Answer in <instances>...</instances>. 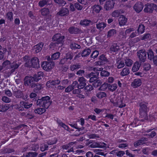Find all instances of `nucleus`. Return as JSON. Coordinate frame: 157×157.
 I'll list each match as a JSON object with an SVG mask.
<instances>
[{
	"label": "nucleus",
	"mask_w": 157,
	"mask_h": 157,
	"mask_svg": "<svg viewBox=\"0 0 157 157\" xmlns=\"http://www.w3.org/2000/svg\"><path fill=\"white\" fill-rule=\"evenodd\" d=\"M43 76L44 73L42 72H38L33 76H26L24 79V85L30 88H34L33 92L38 93L41 89L42 87V85L37 82L41 79Z\"/></svg>",
	"instance_id": "1"
},
{
	"label": "nucleus",
	"mask_w": 157,
	"mask_h": 157,
	"mask_svg": "<svg viewBox=\"0 0 157 157\" xmlns=\"http://www.w3.org/2000/svg\"><path fill=\"white\" fill-rule=\"evenodd\" d=\"M50 98L48 96H46L42 97L41 99H38L37 100L36 105L40 107H42L48 109L51 105L52 101H50Z\"/></svg>",
	"instance_id": "2"
},
{
	"label": "nucleus",
	"mask_w": 157,
	"mask_h": 157,
	"mask_svg": "<svg viewBox=\"0 0 157 157\" xmlns=\"http://www.w3.org/2000/svg\"><path fill=\"white\" fill-rule=\"evenodd\" d=\"M65 36L60 33H56L54 35L52 39L53 42L51 43L52 46H56L59 44H62L64 42Z\"/></svg>",
	"instance_id": "3"
},
{
	"label": "nucleus",
	"mask_w": 157,
	"mask_h": 157,
	"mask_svg": "<svg viewBox=\"0 0 157 157\" xmlns=\"http://www.w3.org/2000/svg\"><path fill=\"white\" fill-rule=\"evenodd\" d=\"M74 56V54L71 52H68L66 53L64 57L59 62V64L63 65L67 62L71 63V60H72Z\"/></svg>",
	"instance_id": "4"
},
{
	"label": "nucleus",
	"mask_w": 157,
	"mask_h": 157,
	"mask_svg": "<svg viewBox=\"0 0 157 157\" xmlns=\"http://www.w3.org/2000/svg\"><path fill=\"white\" fill-rule=\"evenodd\" d=\"M110 101L115 106H118L120 108H122L125 106V104L122 103L123 100L120 98L118 97L117 98H114V99L111 98Z\"/></svg>",
	"instance_id": "5"
},
{
	"label": "nucleus",
	"mask_w": 157,
	"mask_h": 157,
	"mask_svg": "<svg viewBox=\"0 0 157 157\" xmlns=\"http://www.w3.org/2000/svg\"><path fill=\"white\" fill-rule=\"evenodd\" d=\"M55 64L54 62L50 63L47 61H44L42 63L41 66L44 70L49 71L54 67Z\"/></svg>",
	"instance_id": "6"
},
{
	"label": "nucleus",
	"mask_w": 157,
	"mask_h": 157,
	"mask_svg": "<svg viewBox=\"0 0 157 157\" xmlns=\"http://www.w3.org/2000/svg\"><path fill=\"white\" fill-rule=\"evenodd\" d=\"M115 4V0H109L105 4L104 8L106 11L110 10L113 8Z\"/></svg>",
	"instance_id": "7"
},
{
	"label": "nucleus",
	"mask_w": 157,
	"mask_h": 157,
	"mask_svg": "<svg viewBox=\"0 0 157 157\" xmlns=\"http://www.w3.org/2000/svg\"><path fill=\"white\" fill-rule=\"evenodd\" d=\"M137 54L140 60L144 62L147 59V52L144 50H141L137 52Z\"/></svg>",
	"instance_id": "8"
},
{
	"label": "nucleus",
	"mask_w": 157,
	"mask_h": 157,
	"mask_svg": "<svg viewBox=\"0 0 157 157\" xmlns=\"http://www.w3.org/2000/svg\"><path fill=\"white\" fill-rule=\"evenodd\" d=\"M144 6V4L142 2H138L134 5L133 8L136 13H139L142 10Z\"/></svg>",
	"instance_id": "9"
},
{
	"label": "nucleus",
	"mask_w": 157,
	"mask_h": 157,
	"mask_svg": "<svg viewBox=\"0 0 157 157\" xmlns=\"http://www.w3.org/2000/svg\"><path fill=\"white\" fill-rule=\"evenodd\" d=\"M99 60L95 62L96 65H101L105 64L107 62L108 59L105 57V56L102 54L99 57Z\"/></svg>",
	"instance_id": "10"
},
{
	"label": "nucleus",
	"mask_w": 157,
	"mask_h": 157,
	"mask_svg": "<svg viewBox=\"0 0 157 157\" xmlns=\"http://www.w3.org/2000/svg\"><path fill=\"white\" fill-rule=\"evenodd\" d=\"M79 83L78 85V89H82L86 85V80L83 76L80 77L78 80Z\"/></svg>",
	"instance_id": "11"
},
{
	"label": "nucleus",
	"mask_w": 157,
	"mask_h": 157,
	"mask_svg": "<svg viewBox=\"0 0 157 157\" xmlns=\"http://www.w3.org/2000/svg\"><path fill=\"white\" fill-rule=\"evenodd\" d=\"M69 11L68 8H62L57 12V15L60 16H66L69 15Z\"/></svg>",
	"instance_id": "12"
},
{
	"label": "nucleus",
	"mask_w": 157,
	"mask_h": 157,
	"mask_svg": "<svg viewBox=\"0 0 157 157\" xmlns=\"http://www.w3.org/2000/svg\"><path fill=\"white\" fill-rule=\"evenodd\" d=\"M32 67L35 68H38L40 67L39 59L36 57L32 58L31 60Z\"/></svg>",
	"instance_id": "13"
},
{
	"label": "nucleus",
	"mask_w": 157,
	"mask_h": 157,
	"mask_svg": "<svg viewBox=\"0 0 157 157\" xmlns=\"http://www.w3.org/2000/svg\"><path fill=\"white\" fill-rule=\"evenodd\" d=\"M13 95L16 98H22L24 100H25V98H23L24 96L23 91L20 90H17L16 91H13Z\"/></svg>",
	"instance_id": "14"
},
{
	"label": "nucleus",
	"mask_w": 157,
	"mask_h": 157,
	"mask_svg": "<svg viewBox=\"0 0 157 157\" xmlns=\"http://www.w3.org/2000/svg\"><path fill=\"white\" fill-rule=\"evenodd\" d=\"M68 31L71 34H76L82 32V31L80 29L74 26L70 27L68 29Z\"/></svg>",
	"instance_id": "15"
},
{
	"label": "nucleus",
	"mask_w": 157,
	"mask_h": 157,
	"mask_svg": "<svg viewBox=\"0 0 157 157\" xmlns=\"http://www.w3.org/2000/svg\"><path fill=\"white\" fill-rule=\"evenodd\" d=\"M43 45L44 43H40L33 47V50L36 53H38L41 50Z\"/></svg>",
	"instance_id": "16"
},
{
	"label": "nucleus",
	"mask_w": 157,
	"mask_h": 157,
	"mask_svg": "<svg viewBox=\"0 0 157 157\" xmlns=\"http://www.w3.org/2000/svg\"><path fill=\"white\" fill-rule=\"evenodd\" d=\"M118 21L120 25L122 26L126 25L127 21V19L124 16L122 15L119 18Z\"/></svg>",
	"instance_id": "17"
},
{
	"label": "nucleus",
	"mask_w": 157,
	"mask_h": 157,
	"mask_svg": "<svg viewBox=\"0 0 157 157\" xmlns=\"http://www.w3.org/2000/svg\"><path fill=\"white\" fill-rule=\"evenodd\" d=\"M145 7L144 10V11L149 13H152V3H147L145 5Z\"/></svg>",
	"instance_id": "18"
},
{
	"label": "nucleus",
	"mask_w": 157,
	"mask_h": 157,
	"mask_svg": "<svg viewBox=\"0 0 157 157\" xmlns=\"http://www.w3.org/2000/svg\"><path fill=\"white\" fill-rule=\"evenodd\" d=\"M142 82L140 79H135L132 83V86L135 88L140 86L141 85Z\"/></svg>",
	"instance_id": "19"
},
{
	"label": "nucleus",
	"mask_w": 157,
	"mask_h": 157,
	"mask_svg": "<svg viewBox=\"0 0 157 157\" xmlns=\"http://www.w3.org/2000/svg\"><path fill=\"white\" fill-rule=\"evenodd\" d=\"M119 47L117 43L114 44L111 46L110 50L112 52H117L119 50Z\"/></svg>",
	"instance_id": "20"
},
{
	"label": "nucleus",
	"mask_w": 157,
	"mask_h": 157,
	"mask_svg": "<svg viewBox=\"0 0 157 157\" xmlns=\"http://www.w3.org/2000/svg\"><path fill=\"white\" fill-rule=\"evenodd\" d=\"M90 23H93L91 20L85 19L81 20L79 24L81 25L88 26Z\"/></svg>",
	"instance_id": "21"
},
{
	"label": "nucleus",
	"mask_w": 157,
	"mask_h": 157,
	"mask_svg": "<svg viewBox=\"0 0 157 157\" xmlns=\"http://www.w3.org/2000/svg\"><path fill=\"white\" fill-rule=\"evenodd\" d=\"M99 72H97L94 73V75H92L90 78L89 82H95L97 80L98 78V76Z\"/></svg>",
	"instance_id": "22"
},
{
	"label": "nucleus",
	"mask_w": 157,
	"mask_h": 157,
	"mask_svg": "<svg viewBox=\"0 0 157 157\" xmlns=\"http://www.w3.org/2000/svg\"><path fill=\"white\" fill-rule=\"evenodd\" d=\"M130 73L129 69L127 67L124 68L121 72V75L122 76H124L128 75Z\"/></svg>",
	"instance_id": "23"
},
{
	"label": "nucleus",
	"mask_w": 157,
	"mask_h": 157,
	"mask_svg": "<svg viewBox=\"0 0 157 157\" xmlns=\"http://www.w3.org/2000/svg\"><path fill=\"white\" fill-rule=\"evenodd\" d=\"M140 63L138 62H136L133 65L132 67V70L133 72H136L138 71L140 67Z\"/></svg>",
	"instance_id": "24"
},
{
	"label": "nucleus",
	"mask_w": 157,
	"mask_h": 157,
	"mask_svg": "<svg viewBox=\"0 0 157 157\" xmlns=\"http://www.w3.org/2000/svg\"><path fill=\"white\" fill-rule=\"evenodd\" d=\"M9 105L7 104H5L3 105L0 104V112H4L6 111L9 108Z\"/></svg>",
	"instance_id": "25"
},
{
	"label": "nucleus",
	"mask_w": 157,
	"mask_h": 157,
	"mask_svg": "<svg viewBox=\"0 0 157 157\" xmlns=\"http://www.w3.org/2000/svg\"><path fill=\"white\" fill-rule=\"evenodd\" d=\"M148 56V58L150 60H153L155 56L154 52L151 49H149L148 52H147Z\"/></svg>",
	"instance_id": "26"
},
{
	"label": "nucleus",
	"mask_w": 157,
	"mask_h": 157,
	"mask_svg": "<svg viewBox=\"0 0 157 157\" xmlns=\"http://www.w3.org/2000/svg\"><path fill=\"white\" fill-rule=\"evenodd\" d=\"M49 0H41L38 3V5L40 7H43L45 5H50L48 3Z\"/></svg>",
	"instance_id": "27"
},
{
	"label": "nucleus",
	"mask_w": 157,
	"mask_h": 157,
	"mask_svg": "<svg viewBox=\"0 0 157 157\" xmlns=\"http://www.w3.org/2000/svg\"><path fill=\"white\" fill-rule=\"evenodd\" d=\"M93 10L97 13H98L102 9V7L100 6L99 5H94L93 6Z\"/></svg>",
	"instance_id": "28"
},
{
	"label": "nucleus",
	"mask_w": 157,
	"mask_h": 157,
	"mask_svg": "<svg viewBox=\"0 0 157 157\" xmlns=\"http://www.w3.org/2000/svg\"><path fill=\"white\" fill-rule=\"evenodd\" d=\"M40 12L42 16H46L49 13V10L48 8H44L40 10Z\"/></svg>",
	"instance_id": "29"
},
{
	"label": "nucleus",
	"mask_w": 157,
	"mask_h": 157,
	"mask_svg": "<svg viewBox=\"0 0 157 157\" xmlns=\"http://www.w3.org/2000/svg\"><path fill=\"white\" fill-rule=\"evenodd\" d=\"M116 64L117 67L118 69L123 67L125 65L124 62L121 60H117Z\"/></svg>",
	"instance_id": "30"
},
{
	"label": "nucleus",
	"mask_w": 157,
	"mask_h": 157,
	"mask_svg": "<svg viewBox=\"0 0 157 157\" xmlns=\"http://www.w3.org/2000/svg\"><path fill=\"white\" fill-rule=\"evenodd\" d=\"M90 52L91 50L89 48L85 49L82 51V57H86L90 54Z\"/></svg>",
	"instance_id": "31"
},
{
	"label": "nucleus",
	"mask_w": 157,
	"mask_h": 157,
	"mask_svg": "<svg viewBox=\"0 0 157 157\" xmlns=\"http://www.w3.org/2000/svg\"><path fill=\"white\" fill-rule=\"evenodd\" d=\"M145 28V26L144 25L140 24L139 26L137 31L139 33L142 34L144 32Z\"/></svg>",
	"instance_id": "32"
},
{
	"label": "nucleus",
	"mask_w": 157,
	"mask_h": 157,
	"mask_svg": "<svg viewBox=\"0 0 157 157\" xmlns=\"http://www.w3.org/2000/svg\"><path fill=\"white\" fill-rule=\"evenodd\" d=\"M45 108H39L35 109L34 111L35 113H38L39 114H41L46 112Z\"/></svg>",
	"instance_id": "33"
},
{
	"label": "nucleus",
	"mask_w": 157,
	"mask_h": 157,
	"mask_svg": "<svg viewBox=\"0 0 157 157\" xmlns=\"http://www.w3.org/2000/svg\"><path fill=\"white\" fill-rule=\"evenodd\" d=\"M96 96L99 99H101L106 97V94L103 92H100L96 94Z\"/></svg>",
	"instance_id": "34"
},
{
	"label": "nucleus",
	"mask_w": 157,
	"mask_h": 157,
	"mask_svg": "<svg viewBox=\"0 0 157 157\" xmlns=\"http://www.w3.org/2000/svg\"><path fill=\"white\" fill-rule=\"evenodd\" d=\"M140 115L141 118L146 119L147 117V111L140 110Z\"/></svg>",
	"instance_id": "35"
},
{
	"label": "nucleus",
	"mask_w": 157,
	"mask_h": 157,
	"mask_svg": "<svg viewBox=\"0 0 157 157\" xmlns=\"http://www.w3.org/2000/svg\"><path fill=\"white\" fill-rule=\"evenodd\" d=\"M20 63H17L15 62H13L10 64V68L15 70L19 67L20 65Z\"/></svg>",
	"instance_id": "36"
},
{
	"label": "nucleus",
	"mask_w": 157,
	"mask_h": 157,
	"mask_svg": "<svg viewBox=\"0 0 157 157\" xmlns=\"http://www.w3.org/2000/svg\"><path fill=\"white\" fill-rule=\"evenodd\" d=\"M106 26V24L104 22H99L98 24H96V27L99 29L101 28L104 29Z\"/></svg>",
	"instance_id": "37"
},
{
	"label": "nucleus",
	"mask_w": 157,
	"mask_h": 157,
	"mask_svg": "<svg viewBox=\"0 0 157 157\" xmlns=\"http://www.w3.org/2000/svg\"><path fill=\"white\" fill-rule=\"evenodd\" d=\"M151 34L150 33H147L144 34L143 36L141 37V40L146 41L148 40H150L151 38Z\"/></svg>",
	"instance_id": "38"
},
{
	"label": "nucleus",
	"mask_w": 157,
	"mask_h": 157,
	"mask_svg": "<svg viewBox=\"0 0 157 157\" xmlns=\"http://www.w3.org/2000/svg\"><path fill=\"white\" fill-rule=\"evenodd\" d=\"M81 67V65L79 63H76L75 64H73L70 67L71 70L73 71L74 70L78 69Z\"/></svg>",
	"instance_id": "39"
},
{
	"label": "nucleus",
	"mask_w": 157,
	"mask_h": 157,
	"mask_svg": "<svg viewBox=\"0 0 157 157\" xmlns=\"http://www.w3.org/2000/svg\"><path fill=\"white\" fill-rule=\"evenodd\" d=\"M38 153L36 152H29L27 153L26 155V157H36L37 156Z\"/></svg>",
	"instance_id": "40"
},
{
	"label": "nucleus",
	"mask_w": 157,
	"mask_h": 157,
	"mask_svg": "<svg viewBox=\"0 0 157 157\" xmlns=\"http://www.w3.org/2000/svg\"><path fill=\"white\" fill-rule=\"evenodd\" d=\"M140 108L139 109V110H142V111H147V106L146 105L141 103L140 104Z\"/></svg>",
	"instance_id": "41"
},
{
	"label": "nucleus",
	"mask_w": 157,
	"mask_h": 157,
	"mask_svg": "<svg viewBox=\"0 0 157 157\" xmlns=\"http://www.w3.org/2000/svg\"><path fill=\"white\" fill-rule=\"evenodd\" d=\"M116 33V30L114 29H112L109 30L108 32L107 36L108 37H110L114 35Z\"/></svg>",
	"instance_id": "42"
},
{
	"label": "nucleus",
	"mask_w": 157,
	"mask_h": 157,
	"mask_svg": "<svg viewBox=\"0 0 157 157\" xmlns=\"http://www.w3.org/2000/svg\"><path fill=\"white\" fill-rule=\"evenodd\" d=\"M117 88V85L115 84L110 85L109 84L108 87V89L110 91H113L116 90Z\"/></svg>",
	"instance_id": "43"
},
{
	"label": "nucleus",
	"mask_w": 157,
	"mask_h": 157,
	"mask_svg": "<svg viewBox=\"0 0 157 157\" xmlns=\"http://www.w3.org/2000/svg\"><path fill=\"white\" fill-rule=\"evenodd\" d=\"M60 53L59 52H57L53 54L52 56V57L53 60H55L58 59L60 56Z\"/></svg>",
	"instance_id": "44"
},
{
	"label": "nucleus",
	"mask_w": 157,
	"mask_h": 157,
	"mask_svg": "<svg viewBox=\"0 0 157 157\" xmlns=\"http://www.w3.org/2000/svg\"><path fill=\"white\" fill-rule=\"evenodd\" d=\"M84 88V90L86 91H90L93 89V87L91 85H88Z\"/></svg>",
	"instance_id": "45"
},
{
	"label": "nucleus",
	"mask_w": 157,
	"mask_h": 157,
	"mask_svg": "<svg viewBox=\"0 0 157 157\" xmlns=\"http://www.w3.org/2000/svg\"><path fill=\"white\" fill-rule=\"evenodd\" d=\"M109 84L104 83L99 88V90H106L107 88H108Z\"/></svg>",
	"instance_id": "46"
},
{
	"label": "nucleus",
	"mask_w": 157,
	"mask_h": 157,
	"mask_svg": "<svg viewBox=\"0 0 157 157\" xmlns=\"http://www.w3.org/2000/svg\"><path fill=\"white\" fill-rule=\"evenodd\" d=\"M70 47L72 49H80L81 46L80 45L75 43H72L70 45Z\"/></svg>",
	"instance_id": "47"
},
{
	"label": "nucleus",
	"mask_w": 157,
	"mask_h": 157,
	"mask_svg": "<svg viewBox=\"0 0 157 157\" xmlns=\"http://www.w3.org/2000/svg\"><path fill=\"white\" fill-rule=\"evenodd\" d=\"M125 65L128 67L131 66L133 63L132 61L130 59H126L125 60Z\"/></svg>",
	"instance_id": "48"
},
{
	"label": "nucleus",
	"mask_w": 157,
	"mask_h": 157,
	"mask_svg": "<svg viewBox=\"0 0 157 157\" xmlns=\"http://www.w3.org/2000/svg\"><path fill=\"white\" fill-rule=\"evenodd\" d=\"M120 12L118 10H116L113 11L112 13V16L114 17H118L119 16Z\"/></svg>",
	"instance_id": "49"
},
{
	"label": "nucleus",
	"mask_w": 157,
	"mask_h": 157,
	"mask_svg": "<svg viewBox=\"0 0 157 157\" xmlns=\"http://www.w3.org/2000/svg\"><path fill=\"white\" fill-rule=\"evenodd\" d=\"M151 68V65L148 63H145L144 64V70L146 71L149 70Z\"/></svg>",
	"instance_id": "50"
},
{
	"label": "nucleus",
	"mask_w": 157,
	"mask_h": 157,
	"mask_svg": "<svg viewBox=\"0 0 157 157\" xmlns=\"http://www.w3.org/2000/svg\"><path fill=\"white\" fill-rule=\"evenodd\" d=\"M100 75L101 76L107 77L109 75L110 73L107 71L104 70L101 71Z\"/></svg>",
	"instance_id": "51"
},
{
	"label": "nucleus",
	"mask_w": 157,
	"mask_h": 157,
	"mask_svg": "<svg viewBox=\"0 0 157 157\" xmlns=\"http://www.w3.org/2000/svg\"><path fill=\"white\" fill-rule=\"evenodd\" d=\"M2 100L3 102L6 103H9L11 101V99L10 98L6 96L2 97Z\"/></svg>",
	"instance_id": "52"
},
{
	"label": "nucleus",
	"mask_w": 157,
	"mask_h": 157,
	"mask_svg": "<svg viewBox=\"0 0 157 157\" xmlns=\"http://www.w3.org/2000/svg\"><path fill=\"white\" fill-rule=\"evenodd\" d=\"M39 146L38 144H33L30 148V150L34 151H37L39 149Z\"/></svg>",
	"instance_id": "53"
},
{
	"label": "nucleus",
	"mask_w": 157,
	"mask_h": 157,
	"mask_svg": "<svg viewBox=\"0 0 157 157\" xmlns=\"http://www.w3.org/2000/svg\"><path fill=\"white\" fill-rule=\"evenodd\" d=\"M54 1L60 5H64L66 4V2L63 0H54Z\"/></svg>",
	"instance_id": "54"
},
{
	"label": "nucleus",
	"mask_w": 157,
	"mask_h": 157,
	"mask_svg": "<svg viewBox=\"0 0 157 157\" xmlns=\"http://www.w3.org/2000/svg\"><path fill=\"white\" fill-rule=\"evenodd\" d=\"M99 54L98 51L96 50L94 51L91 55V57L94 59L96 58Z\"/></svg>",
	"instance_id": "55"
},
{
	"label": "nucleus",
	"mask_w": 157,
	"mask_h": 157,
	"mask_svg": "<svg viewBox=\"0 0 157 157\" xmlns=\"http://www.w3.org/2000/svg\"><path fill=\"white\" fill-rule=\"evenodd\" d=\"M15 152V150L10 148H6L4 150L5 153H11Z\"/></svg>",
	"instance_id": "56"
},
{
	"label": "nucleus",
	"mask_w": 157,
	"mask_h": 157,
	"mask_svg": "<svg viewBox=\"0 0 157 157\" xmlns=\"http://www.w3.org/2000/svg\"><path fill=\"white\" fill-rule=\"evenodd\" d=\"M13 13L12 12H9L6 14V17L10 21H12L13 19Z\"/></svg>",
	"instance_id": "57"
},
{
	"label": "nucleus",
	"mask_w": 157,
	"mask_h": 157,
	"mask_svg": "<svg viewBox=\"0 0 157 157\" xmlns=\"http://www.w3.org/2000/svg\"><path fill=\"white\" fill-rule=\"evenodd\" d=\"M74 6L78 10H81L83 8V7L78 2L75 3Z\"/></svg>",
	"instance_id": "58"
},
{
	"label": "nucleus",
	"mask_w": 157,
	"mask_h": 157,
	"mask_svg": "<svg viewBox=\"0 0 157 157\" xmlns=\"http://www.w3.org/2000/svg\"><path fill=\"white\" fill-rule=\"evenodd\" d=\"M73 89H74L73 86H72L71 85H69L65 89V91L67 93H69L71 91V90Z\"/></svg>",
	"instance_id": "59"
},
{
	"label": "nucleus",
	"mask_w": 157,
	"mask_h": 157,
	"mask_svg": "<svg viewBox=\"0 0 157 157\" xmlns=\"http://www.w3.org/2000/svg\"><path fill=\"white\" fill-rule=\"evenodd\" d=\"M10 64V62L8 60H6L4 61L2 64V67L3 68L6 67L8 65Z\"/></svg>",
	"instance_id": "60"
},
{
	"label": "nucleus",
	"mask_w": 157,
	"mask_h": 157,
	"mask_svg": "<svg viewBox=\"0 0 157 157\" xmlns=\"http://www.w3.org/2000/svg\"><path fill=\"white\" fill-rule=\"evenodd\" d=\"M60 82V81L59 79L55 80H54L52 81L51 82V84L52 85H55L56 84H59Z\"/></svg>",
	"instance_id": "61"
},
{
	"label": "nucleus",
	"mask_w": 157,
	"mask_h": 157,
	"mask_svg": "<svg viewBox=\"0 0 157 157\" xmlns=\"http://www.w3.org/2000/svg\"><path fill=\"white\" fill-rule=\"evenodd\" d=\"M24 108L27 109L30 108L32 105V103L29 104L27 102H25L24 103Z\"/></svg>",
	"instance_id": "62"
},
{
	"label": "nucleus",
	"mask_w": 157,
	"mask_h": 157,
	"mask_svg": "<svg viewBox=\"0 0 157 157\" xmlns=\"http://www.w3.org/2000/svg\"><path fill=\"white\" fill-rule=\"evenodd\" d=\"M46 59H47L49 63H51V62H54L53 61V59H52V57H50V56H47L46 57Z\"/></svg>",
	"instance_id": "63"
},
{
	"label": "nucleus",
	"mask_w": 157,
	"mask_h": 157,
	"mask_svg": "<svg viewBox=\"0 0 157 157\" xmlns=\"http://www.w3.org/2000/svg\"><path fill=\"white\" fill-rule=\"evenodd\" d=\"M5 93L6 94L7 96L9 97H10L12 96V94L11 93L10 91L9 90H6L5 92Z\"/></svg>",
	"instance_id": "64"
}]
</instances>
